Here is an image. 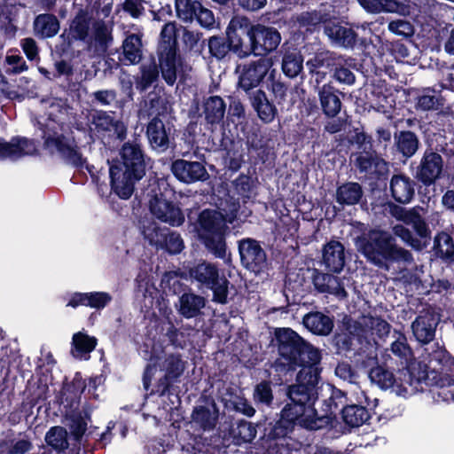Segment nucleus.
Here are the masks:
<instances>
[{
	"label": "nucleus",
	"instance_id": "obj_1",
	"mask_svg": "<svg viewBox=\"0 0 454 454\" xmlns=\"http://www.w3.org/2000/svg\"><path fill=\"white\" fill-rule=\"evenodd\" d=\"M342 350L348 362H342V380L355 383L358 379V372L365 373L378 361V343L367 336V329L360 320L342 313Z\"/></svg>",
	"mask_w": 454,
	"mask_h": 454
},
{
	"label": "nucleus",
	"instance_id": "obj_2",
	"mask_svg": "<svg viewBox=\"0 0 454 454\" xmlns=\"http://www.w3.org/2000/svg\"><path fill=\"white\" fill-rule=\"evenodd\" d=\"M275 335L279 355L276 365L287 367L288 370H295L300 367L297 382L317 385L320 373L318 364L321 356L319 351L304 341L290 328L278 329Z\"/></svg>",
	"mask_w": 454,
	"mask_h": 454
},
{
	"label": "nucleus",
	"instance_id": "obj_3",
	"mask_svg": "<svg viewBox=\"0 0 454 454\" xmlns=\"http://www.w3.org/2000/svg\"><path fill=\"white\" fill-rule=\"evenodd\" d=\"M315 386L305 382H297V384L289 387L288 397L290 402L283 408L281 418L274 427L275 436H285L294 425L310 430H317L327 424L328 419L318 417L313 407L316 399Z\"/></svg>",
	"mask_w": 454,
	"mask_h": 454
},
{
	"label": "nucleus",
	"instance_id": "obj_4",
	"mask_svg": "<svg viewBox=\"0 0 454 454\" xmlns=\"http://www.w3.org/2000/svg\"><path fill=\"white\" fill-rule=\"evenodd\" d=\"M344 62L345 66L360 72L367 79L372 78L364 90V109H373L383 114L389 113L395 106V99L386 80L380 79L386 71V66H378L372 56H365L361 62L351 58L344 59Z\"/></svg>",
	"mask_w": 454,
	"mask_h": 454
},
{
	"label": "nucleus",
	"instance_id": "obj_5",
	"mask_svg": "<svg viewBox=\"0 0 454 454\" xmlns=\"http://www.w3.org/2000/svg\"><path fill=\"white\" fill-rule=\"evenodd\" d=\"M236 212L235 206L231 214L226 215L215 210L206 209L200 214L194 225L199 239L205 247L217 258L223 259L226 255V223L233 222Z\"/></svg>",
	"mask_w": 454,
	"mask_h": 454
},
{
	"label": "nucleus",
	"instance_id": "obj_6",
	"mask_svg": "<svg viewBox=\"0 0 454 454\" xmlns=\"http://www.w3.org/2000/svg\"><path fill=\"white\" fill-rule=\"evenodd\" d=\"M359 244L367 260L380 268L387 262H410L413 259L410 251L397 247L395 239L384 231H371L367 237L359 239Z\"/></svg>",
	"mask_w": 454,
	"mask_h": 454
},
{
	"label": "nucleus",
	"instance_id": "obj_7",
	"mask_svg": "<svg viewBox=\"0 0 454 454\" xmlns=\"http://www.w3.org/2000/svg\"><path fill=\"white\" fill-rule=\"evenodd\" d=\"M166 346L160 340H150L149 343H145L140 349L145 359H147L151 364L146 367L144 375V385L145 388L152 380L155 372V366L159 361L164 358L162 364V370L165 372L162 385L164 388H168L170 383L179 378L184 369L185 364L183 362L179 355H174L168 352Z\"/></svg>",
	"mask_w": 454,
	"mask_h": 454
},
{
	"label": "nucleus",
	"instance_id": "obj_8",
	"mask_svg": "<svg viewBox=\"0 0 454 454\" xmlns=\"http://www.w3.org/2000/svg\"><path fill=\"white\" fill-rule=\"evenodd\" d=\"M444 159L434 140L427 142L419 161L416 166L411 164L413 178L422 186L434 185L444 175Z\"/></svg>",
	"mask_w": 454,
	"mask_h": 454
},
{
	"label": "nucleus",
	"instance_id": "obj_9",
	"mask_svg": "<svg viewBox=\"0 0 454 454\" xmlns=\"http://www.w3.org/2000/svg\"><path fill=\"white\" fill-rule=\"evenodd\" d=\"M342 108L347 107V104L352 103L351 95L346 96L342 92ZM344 117H342V150L346 153L352 154L355 151L370 150L372 146V137L364 131V128L360 121H352L347 114L346 109L343 110Z\"/></svg>",
	"mask_w": 454,
	"mask_h": 454
},
{
	"label": "nucleus",
	"instance_id": "obj_10",
	"mask_svg": "<svg viewBox=\"0 0 454 454\" xmlns=\"http://www.w3.org/2000/svg\"><path fill=\"white\" fill-rule=\"evenodd\" d=\"M272 66L270 58H261L238 65V86L246 92L258 87L269 73L270 77L273 76L275 69H271Z\"/></svg>",
	"mask_w": 454,
	"mask_h": 454
},
{
	"label": "nucleus",
	"instance_id": "obj_11",
	"mask_svg": "<svg viewBox=\"0 0 454 454\" xmlns=\"http://www.w3.org/2000/svg\"><path fill=\"white\" fill-rule=\"evenodd\" d=\"M189 274L192 279L211 288L215 301L220 303L226 301L227 280L219 278V270L215 264L206 261L200 262L190 268Z\"/></svg>",
	"mask_w": 454,
	"mask_h": 454
},
{
	"label": "nucleus",
	"instance_id": "obj_12",
	"mask_svg": "<svg viewBox=\"0 0 454 454\" xmlns=\"http://www.w3.org/2000/svg\"><path fill=\"white\" fill-rule=\"evenodd\" d=\"M252 25L247 18H232L226 30L229 47L239 57L244 58L253 53Z\"/></svg>",
	"mask_w": 454,
	"mask_h": 454
},
{
	"label": "nucleus",
	"instance_id": "obj_13",
	"mask_svg": "<svg viewBox=\"0 0 454 454\" xmlns=\"http://www.w3.org/2000/svg\"><path fill=\"white\" fill-rule=\"evenodd\" d=\"M393 231L406 246L415 251H422L427 248L431 241L432 231L423 216L409 226L396 224L394 226Z\"/></svg>",
	"mask_w": 454,
	"mask_h": 454
},
{
	"label": "nucleus",
	"instance_id": "obj_14",
	"mask_svg": "<svg viewBox=\"0 0 454 454\" xmlns=\"http://www.w3.org/2000/svg\"><path fill=\"white\" fill-rule=\"evenodd\" d=\"M400 376V387L408 385L418 389L422 388V384L427 387L437 384V375H432L428 368V364L424 362H418L413 357L412 360L407 361V364H403L396 370Z\"/></svg>",
	"mask_w": 454,
	"mask_h": 454
},
{
	"label": "nucleus",
	"instance_id": "obj_15",
	"mask_svg": "<svg viewBox=\"0 0 454 454\" xmlns=\"http://www.w3.org/2000/svg\"><path fill=\"white\" fill-rule=\"evenodd\" d=\"M350 164L356 171L370 178H380V176L387 171V163L378 156L373 145L370 150L355 151L349 156Z\"/></svg>",
	"mask_w": 454,
	"mask_h": 454
},
{
	"label": "nucleus",
	"instance_id": "obj_16",
	"mask_svg": "<svg viewBox=\"0 0 454 454\" xmlns=\"http://www.w3.org/2000/svg\"><path fill=\"white\" fill-rule=\"evenodd\" d=\"M241 264L250 271L259 273L267 266L266 253L258 241L244 239L239 241Z\"/></svg>",
	"mask_w": 454,
	"mask_h": 454
},
{
	"label": "nucleus",
	"instance_id": "obj_17",
	"mask_svg": "<svg viewBox=\"0 0 454 454\" xmlns=\"http://www.w3.org/2000/svg\"><path fill=\"white\" fill-rule=\"evenodd\" d=\"M253 53L263 56L275 51L281 42L279 32L272 27L252 25Z\"/></svg>",
	"mask_w": 454,
	"mask_h": 454
},
{
	"label": "nucleus",
	"instance_id": "obj_18",
	"mask_svg": "<svg viewBox=\"0 0 454 454\" xmlns=\"http://www.w3.org/2000/svg\"><path fill=\"white\" fill-rule=\"evenodd\" d=\"M152 215L162 223L178 227L184 223V215L181 208L173 202L155 196L150 201Z\"/></svg>",
	"mask_w": 454,
	"mask_h": 454
},
{
	"label": "nucleus",
	"instance_id": "obj_19",
	"mask_svg": "<svg viewBox=\"0 0 454 454\" xmlns=\"http://www.w3.org/2000/svg\"><path fill=\"white\" fill-rule=\"evenodd\" d=\"M439 317L434 311L422 309L411 324V330L415 339L422 343L428 344L435 337Z\"/></svg>",
	"mask_w": 454,
	"mask_h": 454
},
{
	"label": "nucleus",
	"instance_id": "obj_20",
	"mask_svg": "<svg viewBox=\"0 0 454 454\" xmlns=\"http://www.w3.org/2000/svg\"><path fill=\"white\" fill-rule=\"evenodd\" d=\"M395 333H397L395 340L391 343L390 348L386 350L390 353L383 356L385 364L392 370H399L403 364H407V361L412 360L414 356L405 334L401 332H395Z\"/></svg>",
	"mask_w": 454,
	"mask_h": 454
},
{
	"label": "nucleus",
	"instance_id": "obj_21",
	"mask_svg": "<svg viewBox=\"0 0 454 454\" xmlns=\"http://www.w3.org/2000/svg\"><path fill=\"white\" fill-rule=\"evenodd\" d=\"M171 171L180 182L185 184L205 181L208 177L205 166L199 161L176 160L171 165Z\"/></svg>",
	"mask_w": 454,
	"mask_h": 454
},
{
	"label": "nucleus",
	"instance_id": "obj_22",
	"mask_svg": "<svg viewBox=\"0 0 454 454\" xmlns=\"http://www.w3.org/2000/svg\"><path fill=\"white\" fill-rule=\"evenodd\" d=\"M109 172L112 190L123 200L132 195L135 182L142 178L134 176V173L124 169L121 164L112 165Z\"/></svg>",
	"mask_w": 454,
	"mask_h": 454
},
{
	"label": "nucleus",
	"instance_id": "obj_23",
	"mask_svg": "<svg viewBox=\"0 0 454 454\" xmlns=\"http://www.w3.org/2000/svg\"><path fill=\"white\" fill-rule=\"evenodd\" d=\"M369 13H396L408 16L411 13L410 1L406 0H356Z\"/></svg>",
	"mask_w": 454,
	"mask_h": 454
},
{
	"label": "nucleus",
	"instance_id": "obj_24",
	"mask_svg": "<svg viewBox=\"0 0 454 454\" xmlns=\"http://www.w3.org/2000/svg\"><path fill=\"white\" fill-rule=\"evenodd\" d=\"M416 182L403 174L394 175L390 180V192L395 201L400 204L410 203L415 196Z\"/></svg>",
	"mask_w": 454,
	"mask_h": 454
},
{
	"label": "nucleus",
	"instance_id": "obj_25",
	"mask_svg": "<svg viewBox=\"0 0 454 454\" xmlns=\"http://www.w3.org/2000/svg\"><path fill=\"white\" fill-rule=\"evenodd\" d=\"M342 398L345 399V404L342 407V422L348 427V432L351 428H356L367 423L371 415L365 406L358 403H348L347 393L342 391Z\"/></svg>",
	"mask_w": 454,
	"mask_h": 454
},
{
	"label": "nucleus",
	"instance_id": "obj_26",
	"mask_svg": "<svg viewBox=\"0 0 454 454\" xmlns=\"http://www.w3.org/2000/svg\"><path fill=\"white\" fill-rule=\"evenodd\" d=\"M36 152V145L27 138H12L10 142L0 139V160H15Z\"/></svg>",
	"mask_w": 454,
	"mask_h": 454
},
{
	"label": "nucleus",
	"instance_id": "obj_27",
	"mask_svg": "<svg viewBox=\"0 0 454 454\" xmlns=\"http://www.w3.org/2000/svg\"><path fill=\"white\" fill-rule=\"evenodd\" d=\"M428 368L432 375H437V382L441 374H454V356L444 348L438 347L428 355Z\"/></svg>",
	"mask_w": 454,
	"mask_h": 454
},
{
	"label": "nucleus",
	"instance_id": "obj_28",
	"mask_svg": "<svg viewBox=\"0 0 454 454\" xmlns=\"http://www.w3.org/2000/svg\"><path fill=\"white\" fill-rule=\"evenodd\" d=\"M122 161L116 164H121L124 169L130 170L136 177H143L145 175V164L143 154L137 145L126 144L121 150Z\"/></svg>",
	"mask_w": 454,
	"mask_h": 454
},
{
	"label": "nucleus",
	"instance_id": "obj_29",
	"mask_svg": "<svg viewBox=\"0 0 454 454\" xmlns=\"http://www.w3.org/2000/svg\"><path fill=\"white\" fill-rule=\"evenodd\" d=\"M146 134L153 148L165 151L168 147L170 129H167L160 118L154 117L150 121Z\"/></svg>",
	"mask_w": 454,
	"mask_h": 454
},
{
	"label": "nucleus",
	"instance_id": "obj_30",
	"mask_svg": "<svg viewBox=\"0 0 454 454\" xmlns=\"http://www.w3.org/2000/svg\"><path fill=\"white\" fill-rule=\"evenodd\" d=\"M415 99L417 110H440L445 105V99L441 94V90H436L432 87L419 90Z\"/></svg>",
	"mask_w": 454,
	"mask_h": 454
},
{
	"label": "nucleus",
	"instance_id": "obj_31",
	"mask_svg": "<svg viewBox=\"0 0 454 454\" xmlns=\"http://www.w3.org/2000/svg\"><path fill=\"white\" fill-rule=\"evenodd\" d=\"M433 254L437 259L443 262H454V239L446 231L438 232L434 238Z\"/></svg>",
	"mask_w": 454,
	"mask_h": 454
},
{
	"label": "nucleus",
	"instance_id": "obj_32",
	"mask_svg": "<svg viewBox=\"0 0 454 454\" xmlns=\"http://www.w3.org/2000/svg\"><path fill=\"white\" fill-rule=\"evenodd\" d=\"M394 139L396 151L406 159L415 155L420 145L418 135L411 130H400L395 132Z\"/></svg>",
	"mask_w": 454,
	"mask_h": 454
},
{
	"label": "nucleus",
	"instance_id": "obj_33",
	"mask_svg": "<svg viewBox=\"0 0 454 454\" xmlns=\"http://www.w3.org/2000/svg\"><path fill=\"white\" fill-rule=\"evenodd\" d=\"M159 61L161 74L167 83L172 85L176 80L178 59L176 49L159 50Z\"/></svg>",
	"mask_w": 454,
	"mask_h": 454
},
{
	"label": "nucleus",
	"instance_id": "obj_34",
	"mask_svg": "<svg viewBox=\"0 0 454 454\" xmlns=\"http://www.w3.org/2000/svg\"><path fill=\"white\" fill-rule=\"evenodd\" d=\"M390 367L385 364V361L382 364H379L373 365L367 372L371 381L376 384L381 389H387L393 387L395 385H398V379L394 375V372Z\"/></svg>",
	"mask_w": 454,
	"mask_h": 454
},
{
	"label": "nucleus",
	"instance_id": "obj_35",
	"mask_svg": "<svg viewBox=\"0 0 454 454\" xmlns=\"http://www.w3.org/2000/svg\"><path fill=\"white\" fill-rule=\"evenodd\" d=\"M46 146L52 153L58 152L70 163L74 165L82 164V155L77 150L62 137H48L45 141Z\"/></svg>",
	"mask_w": 454,
	"mask_h": 454
},
{
	"label": "nucleus",
	"instance_id": "obj_36",
	"mask_svg": "<svg viewBox=\"0 0 454 454\" xmlns=\"http://www.w3.org/2000/svg\"><path fill=\"white\" fill-rule=\"evenodd\" d=\"M303 325L311 333L318 335L329 334L333 326L332 319L320 312H313L305 315L303 317Z\"/></svg>",
	"mask_w": 454,
	"mask_h": 454
},
{
	"label": "nucleus",
	"instance_id": "obj_37",
	"mask_svg": "<svg viewBox=\"0 0 454 454\" xmlns=\"http://www.w3.org/2000/svg\"><path fill=\"white\" fill-rule=\"evenodd\" d=\"M252 106L257 112L259 118L266 122H271L276 114V107L268 100L266 94L262 90H257L251 98Z\"/></svg>",
	"mask_w": 454,
	"mask_h": 454
},
{
	"label": "nucleus",
	"instance_id": "obj_38",
	"mask_svg": "<svg viewBox=\"0 0 454 454\" xmlns=\"http://www.w3.org/2000/svg\"><path fill=\"white\" fill-rule=\"evenodd\" d=\"M361 319L362 325L367 329V336L370 332L380 340H385L389 335L392 325L381 317L362 315Z\"/></svg>",
	"mask_w": 454,
	"mask_h": 454
},
{
	"label": "nucleus",
	"instance_id": "obj_39",
	"mask_svg": "<svg viewBox=\"0 0 454 454\" xmlns=\"http://www.w3.org/2000/svg\"><path fill=\"white\" fill-rule=\"evenodd\" d=\"M204 306V299L194 294H184L179 298V312L187 318L197 316Z\"/></svg>",
	"mask_w": 454,
	"mask_h": 454
},
{
	"label": "nucleus",
	"instance_id": "obj_40",
	"mask_svg": "<svg viewBox=\"0 0 454 454\" xmlns=\"http://www.w3.org/2000/svg\"><path fill=\"white\" fill-rule=\"evenodd\" d=\"M111 40L112 37L107 27L102 23H97L93 27L89 48L97 53H103L106 51Z\"/></svg>",
	"mask_w": 454,
	"mask_h": 454
},
{
	"label": "nucleus",
	"instance_id": "obj_41",
	"mask_svg": "<svg viewBox=\"0 0 454 454\" xmlns=\"http://www.w3.org/2000/svg\"><path fill=\"white\" fill-rule=\"evenodd\" d=\"M124 60L137 64L142 59V41L138 35H129L122 43Z\"/></svg>",
	"mask_w": 454,
	"mask_h": 454
},
{
	"label": "nucleus",
	"instance_id": "obj_42",
	"mask_svg": "<svg viewBox=\"0 0 454 454\" xmlns=\"http://www.w3.org/2000/svg\"><path fill=\"white\" fill-rule=\"evenodd\" d=\"M225 114V103L218 96L209 97L204 103V114L206 120L210 123L220 122Z\"/></svg>",
	"mask_w": 454,
	"mask_h": 454
},
{
	"label": "nucleus",
	"instance_id": "obj_43",
	"mask_svg": "<svg viewBox=\"0 0 454 454\" xmlns=\"http://www.w3.org/2000/svg\"><path fill=\"white\" fill-rule=\"evenodd\" d=\"M320 98L325 114L329 117L336 116L340 110L338 90H333L330 85H325Z\"/></svg>",
	"mask_w": 454,
	"mask_h": 454
},
{
	"label": "nucleus",
	"instance_id": "obj_44",
	"mask_svg": "<svg viewBox=\"0 0 454 454\" xmlns=\"http://www.w3.org/2000/svg\"><path fill=\"white\" fill-rule=\"evenodd\" d=\"M35 34L42 37H52L59 29V24L57 18L51 14H41L34 22Z\"/></svg>",
	"mask_w": 454,
	"mask_h": 454
},
{
	"label": "nucleus",
	"instance_id": "obj_45",
	"mask_svg": "<svg viewBox=\"0 0 454 454\" xmlns=\"http://www.w3.org/2000/svg\"><path fill=\"white\" fill-rule=\"evenodd\" d=\"M93 123L96 127L102 130L114 131L118 137H121L125 133L123 123L105 112L97 113L93 116Z\"/></svg>",
	"mask_w": 454,
	"mask_h": 454
},
{
	"label": "nucleus",
	"instance_id": "obj_46",
	"mask_svg": "<svg viewBox=\"0 0 454 454\" xmlns=\"http://www.w3.org/2000/svg\"><path fill=\"white\" fill-rule=\"evenodd\" d=\"M323 260L330 271L339 272L340 269V244L338 241H331L325 247Z\"/></svg>",
	"mask_w": 454,
	"mask_h": 454
},
{
	"label": "nucleus",
	"instance_id": "obj_47",
	"mask_svg": "<svg viewBox=\"0 0 454 454\" xmlns=\"http://www.w3.org/2000/svg\"><path fill=\"white\" fill-rule=\"evenodd\" d=\"M303 59L296 51L286 52L282 60V70L288 77H295L302 69Z\"/></svg>",
	"mask_w": 454,
	"mask_h": 454
},
{
	"label": "nucleus",
	"instance_id": "obj_48",
	"mask_svg": "<svg viewBox=\"0 0 454 454\" xmlns=\"http://www.w3.org/2000/svg\"><path fill=\"white\" fill-rule=\"evenodd\" d=\"M314 284L321 292L338 294L340 291V282L338 277L330 273L316 276L314 278Z\"/></svg>",
	"mask_w": 454,
	"mask_h": 454
},
{
	"label": "nucleus",
	"instance_id": "obj_49",
	"mask_svg": "<svg viewBox=\"0 0 454 454\" xmlns=\"http://www.w3.org/2000/svg\"><path fill=\"white\" fill-rule=\"evenodd\" d=\"M192 419L204 429H210L213 428L215 425L217 411L214 407L211 410L207 407L200 406L193 411Z\"/></svg>",
	"mask_w": 454,
	"mask_h": 454
},
{
	"label": "nucleus",
	"instance_id": "obj_50",
	"mask_svg": "<svg viewBox=\"0 0 454 454\" xmlns=\"http://www.w3.org/2000/svg\"><path fill=\"white\" fill-rule=\"evenodd\" d=\"M176 12L177 17L185 21H192L200 8V3L192 0H176Z\"/></svg>",
	"mask_w": 454,
	"mask_h": 454
},
{
	"label": "nucleus",
	"instance_id": "obj_51",
	"mask_svg": "<svg viewBox=\"0 0 454 454\" xmlns=\"http://www.w3.org/2000/svg\"><path fill=\"white\" fill-rule=\"evenodd\" d=\"M232 435L237 444L250 442L256 436V429L252 423L241 421L232 429Z\"/></svg>",
	"mask_w": 454,
	"mask_h": 454
},
{
	"label": "nucleus",
	"instance_id": "obj_52",
	"mask_svg": "<svg viewBox=\"0 0 454 454\" xmlns=\"http://www.w3.org/2000/svg\"><path fill=\"white\" fill-rule=\"evenodd\" d=\"M363 189L358 183L342 184V205H356L363 197Z\"/></svg>",
	"mask_w": 454,
	"mask_h": 454
},
{
	"label": "nucleus",
	"instance_id": "obj_53",
	"mask_svg": "<svg viewBox=\"0 0 454 454\" xmlns=\"http://www.w3.org/2000/svg\"><path fill=\"white\" fill-rule=\"evenodd\" d=\"M361 28L364 32L365 28L364 27L351 26L350 27H342V47L343 48H351L353 49L356 45L359 44L361 46L365 45V39L359 35L357 31L355 29Z\"/></svg>",
	"mask_w": 454,
	"mask_h": 454
},
{
	"label": "nucleus",
	"instance_id": "obj_54",
	"mask_svg": "<svg viewBox=\"0 0 454 454\" xmlns=\"http://www.w3.org/2000/svg\"><path fill=\"white\" fill-rule=\"evenodd\" d=\"M143 235L152 246L163 248L165 233L163 230L153 222L143 227Z\"/></svg>",
	"mask_w": 454,
	"mask_h": 454
},
{
	"label": "nucleus",
	"instance_id": "obj_55",
	"mask_svg": "<svg viewBox=\"0 0 454 454\" xmlns=\"http://www.w3.org/2000/svg\"><path fill=\"white\" fill-rule=\"evenodd\" d=\"M72 342L75 351L79 353H90L97 345V340L94 337H90L82 332L74 333Z\"/></svg>",
	"mask_w": 454,
	"mask_h": 454
},
{
	"label": "nucleus",
	"instance_id": "obj_56",
	"mask_svg": "<svg viewBox=\"0 0 454 454\" xmlns=\"http://www.w3.org/2000/svg\"><path fill=\"white\" fill-rule=\"evenodd\" d=\"M387 28L391 33L405 39L412 37L415 32L414 27L410 21L401 19L390 21Z\"/></svg>",
	"mask_w": 454,
	"mask_h": 454
},
{
	"label": "nucleus",
	"instance_id": "obj_57",
	"mask_svg": "<svg viewBox=\"0 0 454 454\" xmlns=\"http://www.w3.org/2000/svg\"><path fill=\"white\" fill-rule=\"evenodd\" d=\"M47 443L55 449H64L67 445V431L60 427H52L46 434Z\"/></svg>",
	"mask_w": 454,
	"mask_h": 454
},
{
	"label": "nucleus",
	"instance_id": "obj_58",
	"mask_svg": "<svg viewBox=\"0 0 454 454\" xmlns=\"http://www.w3.org/2000/svg\"><path fill=\"white\" fill-rule=\"evenodd\" d=\"M434 145L448 160L454 158V133L448 136H438L434 141Z\"/></svg>",
	"mask_w": 454,
	"mask_h": 454
},
{
	"label": "nucleus",
	"instance_id": "obj_59",
	"mask_svg": "<svg viewBox=\"0 0 454 454\" xmlns=\"http://www.w3.org/2000/svg\"><path fill=\"white\" fill-rule=\"evenodd\" d=\"M158 77V70L155 64L142 67V75L137 81V89L139 90H146Z\"/></svg>",
	"mask_w": 454,
	"mask_h": 454
},
{
	"label": "nucleus",
	"instance_id": "obj_60",
	"mask_svg": "<svg viewBox=\"0 0 454 454\" xmlns=\"http://www.w3.org/2000/svg\"><path fill=\"white\" fill-rule=\"evenodd\" d=\"M168 46L176 49V26L172 22L165 24L160 32L159 50H166Z\"/></svg>",
	"mask_w": 454,
	"mask_h": 454
},
{
	"label": "nucleus",
	"instance_id": "obj_61",
	"mask_svg": "<svg viewBox=\"0 0 454 454\" xmlns=\"http://www.w3.org/2000/svg\"><path fill=\"white\" fill-rule=\"evenodd\" d=\"M254 398L256 402L270 405L273 399L272 390L269 383L258 384L254 392Z\"/></svg>",
	"mask_w": 454,
	"mask_h": 454
},
{
	"label": "nucleus",
	"instance_id": "obj_62",
	"mask_svg": "<svg viewBox=\"0 0 454 454\" xmlns=\"http://www.w3.org/2000/svg\"><path fill=\"white\" fill-rule=\"evenodd\" d=\"M87 297V306L94 309H102L112 300L111 295L105 292L89 293Z\"/></svg>",
	"mask_w": 454,
	"mask_h": 454
},
{
	"label": "nucleus",
	"instance_id": "obj_63",
	"mask_svg": "<svg viewBox=\"0 0 454 454\" xmlns=\"http://www.w3.org/2000/svg\"><path fill=\"white\" fill-rule=\"evenodd\" d=\"M163 247L171 254H177L183 250L184 241L178 233L170 232L165 235Z\"/></svg>",
	"mask_w": 454,
	"mask_h": 454
},
{
	"label": "nucleus",
	"instance_id": "obj_64",
	"mask_svg": "<svg viewBox=\"0 0 454 454\" xmlns=\"http://www.w3.org/2000/svg\"><path fill=\"white\" fill-rule=\"evenodd\" d=\"M70 30L75 38L85 39L89 30L87 20L82 16L76 17L71 24Z\"/></svg>",
	"mask_w": 454,
	"mask_h": 454
}]
</instances>
